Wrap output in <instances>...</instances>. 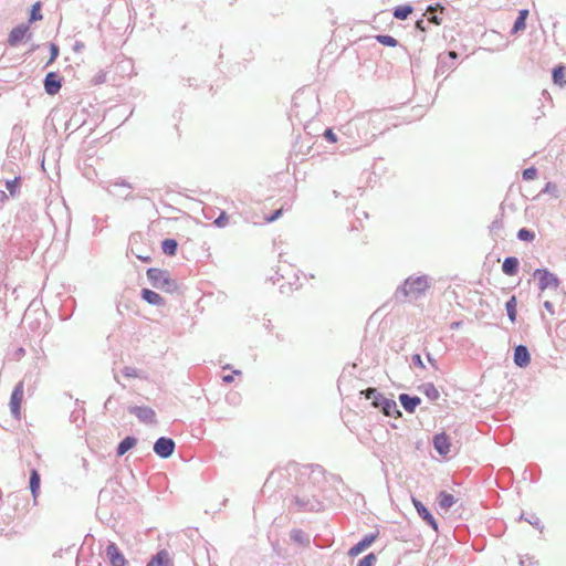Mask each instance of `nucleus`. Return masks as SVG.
Listing matches in <instances>:
<instances>
[{
    "label": "nucleus",
    "mask_w": 566,
    "mask_h": 566,
    "mask_svg": "<svg viewBox=\"0 0 566 566\" xmlns=\"http://www.w3.org/2000/svg\"><path fill=\"white\" fill-rule=\"evenodd\" d=\"M492 230L502 228V221L501 220H494L492 222Z\"/></svg>",
    "instance_id": "obj_57"
},
{
    "label": "nucleus",
    "mask_w": 566,
    "mask_h": 566,
    "mask_svg": "<svg viewBox=\"0 0 566 566\" xmlns=\"http://www.w3.org/2000/svg\"><path fill=\"white\" fill-rule=\"evenodd\" d=\"M42 3L40 1L35 2L30 10L29 15V24L42 20L43 15L41 13Z\"/></svg>",
    "instance_id": "obj_34"
},
{
    "label": "nucleus",
    "mask_w": 566,
    "mask_h": 566,
    "mask_svg": "<svg viewBox=\"0 0 566 566\" xmlns=\"http://www.w3.org/2000/svg\"><path fill=\"white\" fill-rule=\"evenodd\" d=\"M526 28V21L523 19L516 18L514 24L511 29V34H517Z\"/></svg>",
    "instance_id": "obj_43"
},
{
    "label": "nucleus",
    "mask_w": 566,
    "mask_h": 566,
    "mask_svg": "<svg viewBox=\"0 0 566 566\" xmlns=\"http://www.w3.org/2000/svg\"><path fill=\"white\" fill-rule=\"evenodd\" d=\"M446 11V8L441 6L440 3L430 4L427 7L426 12L423 13V17H426L427 22L440 25L442 22V15Z\"/></svg>",
    "instance_id": "obj_18"
},
{
    "label": "nucleus",
    "mask_w": 566,
    "mask_h": 566,
    "mask_svg": "<svg viewBox=\"0 0 566 566\" xmlns=\"http://www.w3.org/2000/svg\"><path fill=\"white\" fill-rule=\"evenodd\" d=\"M84 43L83 42H80V41H76L74 46H73V50L76 51V52H80L81 50L84 49Z\"/></svg>",
    "instance_id": "obj_56"
},
{
    "label": "nucleus",
    "mask_w": 566,
    "mask_h": 566,
    "mask_svg": "<svg viewBox=\"0 0 566 566\" xmlns=\"http://www.w3.org/2000/svg\"><path fill=\"white\" fill-rule=\"evenodd\" d=\"M112 399H113V397H112V396H109V397L107 398V400L105 401V403H104V408H105L106 410H109V409H111V407H112Z\"/></svg>",
    "instance_id": "obj_58"
},
{
    "label": "nucleus",
    "mask_w": 566,
    "mask_h": 566,
    "mask_svg": "<svg viewBox=\"0 0 566 566\" xmlns=\"http://www.w3.org/2000/svg\"><path fill=\"white\" fill-rule=\"evenodd\" d=\"M133 189V186L125 179L118 178L112 182H109L106 188L107 192L112 196H116L128 200L132 198L129 190Z\"/></svg>",
    "instance_id": "obj_9"
},
{
    "label": "nucleus",
    "mask_w": 566,
    "mask_h": 566,
    "mask_svg": "<svg viewBox=\"0 0 566 566\" xmlns=\"http://www.w3.org/2000/svg\"><path fill=\"white\" fill-rule=\"evenodd\" d=\"M516 305H517V301H516L515 295H512L505 303L506 314H507L509 319L512 323H514L516 321V315H517Z\"/></svg>",
    "instance_id": "obj_30"
},
{
    "label": "nucleus",
    "mask_w": 566,
    "mask_h": 566,
    "mask_svg": "<svg viewBox=\"0 0 566 566\" xmlns=\"http://www.w3.org/2000/svg\"><path fill=\"white\" fill-rule=\"evenodd\" d=\"M291 509L301 513H318L324 511L325 504L321 489L312 482L300 485L292 497Z\"/></svg>",
    "instance_id": "obj_1"
},
{
    "label": "nucleus",
    "mask_w": 566,
    "mask_h": 566,
    "mask_svg": "<svg viewBox=\"0 0 566 566\" xmlns=\"http://www.w3.org/2000/svg\"><path fill=\"white\" fill-rule=\"evenodd\" d=\"M413 11L411 4H402L394 8L392 15L397 20H406Z\"/></svg>",
    "instance_id": "obj_28"
},
{
    "label": "nucleus",
    "mask_w": 566,
    "mask_h": 566,
    "mask_svg": "<svg viewBox=\"0 0 566 566\" xmlns=\"http://www.w3.org/2000/svg\"><path fill=\"white\" fill-rule=\"evenodd\" d=\"M324 137L326 138L327 142L329 143H336L337 142V136L336 134L333 132L332 128H326L325 132H324Z\"/></svg>",
    "instance_id": "obj_47"
},
{
    "label": "nucleus",
    "mask_w": 566,
    "mask_h": 566,
    "mask_svg": "<svg viewBox=\"0 0 566 566\" xmlns=\"http://www.w3.org/2000/svg\"><path fill=\"white\" fill-rule=\"evenodd\" d=\"M31 491V494H32V497H33V502L34 504H36V497L40 493V490H30Z\"/></svg>",
    "instance_id": "obj_59"
},
{
    "label": "nucleus",
    "mask_w": 566,
    "mask_h": 566,
    "mask_svg": "<svg viewBox=\"0 0 566 566\" xmlns=\"http://www.w3.org/2000/svg\"><path fill=\"white\" fill-rule=\"evenodd\" d=\"M412 504L418 513V515L434 531L438 532V522L428 510V507L418 499H411Z\"/></svg>",
    "instance_id": "obj_14"
},
{
    "label": "nucleus",
    "mask_w": 566,
    "mask_h": 566,
    "mask_svg": "<svg viewBox=\"0 0 566 566\" xmlns=\"http://www.w3.org/2000/svg\"><path fill=\"white\" fill-rule=\"evenodd\" d=\"M147 566H170L169 553L166 549H160L150 558Z\"/></svg>",
    "instance_id": "obj_24"
},
{
    "label": "nucleus",
    "mask_w": 566,
    "mask_h": 566,
    "mask_svg": "<svg viewBox=\"0 0 566 566\" xmlns=\"http://www.w3.org/2000/svg\"><path fill=\"white\" fill-rule=\"evenodd\" d=\"M31 36L32 33L30 32L29 23H20L10 31L7 40L8 45L11 48H15L21 43L22 40H30Z\"/></svg>",
    "instance_id": "obj_8"
},
{
    "label": "nucleus",
    "mask_w": 566,
    "mask_h": 566,
    "mask_svg": "<svg viewBox=\"0 0 566 566\" xmlns=\"http://www.w3.org/2000/svg\"><path fill=\"white\" fill-rule=\"evenodd\" d=\"M282 216V209L274 210L270 216L265 217L266 222H274Z\"/></svg>",
    "instance_id": "obj_48"
},
{
    "label": "nucleus",
    "mask_w": 566,
    "mask_h": 566,
    "mask_svg": "<svg viewBox=\"0 0 566 566\" xmlns=\"http://www.w3.org/2000/svg\"><path fill=\"white\" fill-rule=\"evenodd\" d=\"M537 174H538L537 169L534 166H532V167L524 169L522 176H523L524 180L528 181V180L535 179Z\"/></svg>",
    "instance_id": "obj_44"
},
{
    "label": "nucleus",
    "mask_w": 566,
    "mask_h": 566,
    "mask_svg": "<svg viewBox=\"0 0 566 566\" xmlns=\"http://www.w3.org/2000/svg\"><path fill=\"white\" fill-rule=\"evenodd\" d=\"M458 53L455 51H449L447 53H440L438 55V62H437V67H436V71H434V76H440V75H443L446 73H449L451 71H453L457 66V59H458Z\"/></svg>",
    "instance_id": "obj_7"
},
{
    "label": "nucleus",
    "mask_w": 566,
    "mask_h": 566,
    "mask_svg": "<svg viewBox=\"0 0 566 566\" xmlns=\"http://www.w3.org/2000/svg\"><path fill=\"white\" fill-rule=\"evenodd\" d=\"M427 356V359L429 361V364L434 368V369H438V366H437V360L431 356L430 353H427L426 354Z\"/></svg>",
    "instance_id": "obj_54"
},
{
    "label": "nucleus",
    "mask_w": 566,
    "mask_h": 566,
    "mask_svg": "<svg viewBox=\"0 0 566 566\" xmlns=\"http://www.w3.org/2000/svg\"><path fill=\"white\" fill-rule=\"evenodd\" d=\"M312 474L324 475V469L319 464H311Z\"/></svg>",
    "instance_id": "obj_51"
},
{
    "label": "nucleus",
    "mask_w": 566,
    "mask_h": 566,
    "mask_svg": "<svg viewBox=\"0 0 566 566\" xmlns=\"http://www.w3.org/2000/svg\"><path fill=\"white\" fill-rule=\"evenodd\" d=\"M161 250L166 255L172 256L177 253L178 242L175 239H165L161 241Z\"/></svg>",
    "instance_id": "obj_29"
},
{
    "label": "nucleus",
    "mask_w": 566,
    "mask_h": 566,
    "mask_svg": "<svg viewBox=\"0 0 566 566\" xmlns=\"http://www.w3.org/2000/svg\"><path fill=\"white\" fill-rule=\"evenodd\" d=\"M290 537L294 543L301 545H307L310 543L308 535L300 528L292 530L290 533Z\"/></svg>",
    "instance_id": "obj_32"
},
{
    "label": "nucleus",
    "mask_w": 566,
    "mask_h": 566,
    "mask_svg": "<svg viewBox=\"0 0 566 566\" xmlns=\"http://www.w3.org/2000/svg\"><path fill=\"white\" fill-rule=\"evenodd\" d=\"M22 399H23V381H19L14 386V388L11 392L10 403H9L11 413L15 419L20 418Z\"/></svg>",
    "instance_id": "obj_12"
},
{
    "label": "nucleus",
    "mask_w": 566,
    "mask_h": 566,
    "mask_svg": "<svg viewBox=\"0 0 566 566\" xmlns=\"http://www.w3.org/2000/svg\"><path fill=\"white\" fill-rule=\"evenodd\" d=\"M240 374H241V371H240V370H233V374H231V375H224V376L222 377V380H223V382H226V384H230V382H232V381H233V379H234V375H240Z\"/></svg>",
    "instance_id": "obj_52"
},
{
    "label": "nucleus",
    "mask_w": 566,
    "mask_h": 566,
    "mask_svg": "<svg viewBox=\"0 0 566 566\" xmlns=\"http://www.w3.org/2000/svg\"><path fill=\"white\" fill-rule=\"evenodd\" d=\"M462 323L461 322H453L451 325H450V328L451 329H459L461 327Z\"/></svg>",
    "instance_id": "obj_60"
},
{
    "label": "nucleus",
    "mask_w": 566,
    "mask_h": 566,
    "mask_svg": "<svg viewBox=\"0 0 566 566\" xmlns=\"http://www.w3.org/2000/svg\"><path fill=\"white\" fill-rule=\"evenodd\" d=\"M379 532H373L367 535H365L358 543H356L354 546H352L348 551V556L356 557L364 551H366L368 547H370L375 541L378 538Z\"/></svg>",
    "instance_id": "obj_13"
},
{
    "label": "nucleus",
    "mask_w": 566,
    "mask_h": 566,
    "mask_svg": "<svg viewBox=\"0 0 566 566\" xmlns=\"http://www.w3.org/2000/svg\"><path fill=\"white\" fill-rule=\"evenodd\" d=\"M398 400L401 407L408 412L413 413L417 407L421 403V398L418 396H411L409 394H400Z\"/></svg>",
    "instance_id": "obj_21"
},
{
    "label": "nucleus",
    "mask_w": 566,
    "mask_h": 566,
    "mask_svg": "<svg viewBox=\"0 0 566 566\" xmlns=\"http://www.w3.org/2000/svg\"><path fill=\"white\" fill-rule=\"evenodd\" d=\"M428 24L429 23L427 22V19L424 20L423 18H421L416 21L415 27L418 31L424 33L427 31Z\"/></svg>",
    "instance_id": "obj_45"
},
{
    "label": "nucleus",
    "mask_w": 566,
    "mask_h": 566,
    "mask_svg": "<svg viewBox=\"0 0 566 566\" xmlns=\"http://www.w3.org/2000/svg\"><path fill=\"white\" fill-rule=\"evenodd\" d=\"M140 296L145 302H147L150 305L164 306L166 304L163 296H160L157 292L149 289H143L140 292Z\"/></svg>",
    "instance_id": "obj_22"
},
{
    "label": "nucleus",
    "mask_w": 566,
    "mask_h": 566,
    "mask_svg": "<svg viewBox=\"0 0 566 566\" xmlns=\"http://www.w3.org/2000/svg\"><path fill=\"white\" fill-rule=\"evenodd\" d=\"M137 443V439L133 436L125 437L116 448V455L122 457L130 449H133Z\"/></svg>",
    "instance_id": "obj_25"
},
{
    "label": "nucleus",
    "mask_w": 566,
    "mask_h": 566,
    "mask_svg": "<svg viewBox=\"0 0 566 566\" xmlns=\"http://www.w3.org/2000/svg\"><path fill=\"white\" fill-rule=\"evenodd\" d=\"M431 286V277L429 275L409 276L395 292V297L402 301L407 297L415 300L420 298Z\"/></svg>",
    "instance_id": "obj_2"
},
{
    "label": "nucleus",
    "mask_w": 566,
    "mask_h": 566,
    "mask_svg": "<svg viewBox=\"0 0 566 566\" xmlns=\"http://www.w3.org/2000/svg\"><path fill=\"white\" fill-rule=\"evenodd\" d=\"M318 114V99L313 95L296 94L290 117H295L300 124L307 123Z\"/></svg>",
    "instance_id": "obj_3"
},
{
    "label": "nucleus",
    "mask_w": 566,
    "mask_h": 566,
    "mask_svg": "<svg viewBox=\"0 0 566 566\" xmlns=\"http://www.w3.org/2000/svg\"><path fill=\"white\" fill-rule=\"evenodd\" d=\"M541 192L542 193H555V192H557V187L555 184L548 181Z\"/></svg>",
    "instance_id": "obj_49"
},
{
    "label": "nucleus",
    "mask_w": 566,
    "mask_h": 566,
    "mask_svg": "<svg viewBox=\"0 0 566 566\" xmlns=\"http://www.w3.org/2000/svg\"><path fill=\"white\" fill-rule=\"evenodd\" d=\"M41 485V476L38 470L32 469L30 471V481H29V488L30 490H40Z\"/></svg>",
    "instance_id": "obj_37"
},
{
    "label": "nucleus",
    "mask_w": 566,
    "mask_h": 566,
    "mask_svg": "<svg viewBox=\"0 0 566 566\" xmlns=\"http://www.w3.org/2000/svg\"><path fill=\"white\" fill-rule=\"evenodd\" d=\"M520 261L516 256H507L502 263V271L505 275L513 276L518 272Z\"/></svg>",
    "instance_id": "obj_23"
},
{
    "label": "nucleus",
    "mask_w": 566,
    "mask_h": 566,
    "mask_svg": "<svg viewBox=\"0 0 566 566\" xmlns=\"http://www.w3.org/2000/svg\"><path fill=\"white\" fill-rule=\"evenodd\" d=\"M566 67L563 64L556 65L552 71V78L554 84L563 87L566 84L565 77Z\"/></svg>",
    "instance_id": "obj_26"
},
{
    "label": "nucleus",
    "mask_w": 566,
    "mask_h": 566,
    "mask_svg": "<svg viewBox=\"0 0 566 566\" xmlns=\"http://www.w3.org/2000/svg\"><path fill=\"white\" fill-rule=\"evenodd\" d=\"M128 412L134 415L140 422L147 424L156 423V412L147 406H130Z\"/></svg>",
    "instance_id": "obj_11"
},
{
    "label": "nucleus",
    "mask_w": 566,
    "mask_h": 566,
    "mask_svg": "<svg viewBox=\"0 0 566 566\" xmlns=\"http://www.w3.org/2000/svg\"><path fill=\"white\" fill-rule=\"evenodd\" d=\"M82 420L84 421V418L82 417V413L81 411L78 410H74L72 413H71V421L74 422L77 427L80 426L78 424V420Z\"/></svg>",
    "instance_id": "obj_50"
},
{
    "label": "nucleus",
    "mask_w": 566,
    "mask_h": 566,
    "mask_svg": "<svg viewBox=\"0 0 566 566\" xmlns=\"http://www.w3.org/2000/svg\"><path fill=\"white\" fill-rule=\"evenodd\" d=\"M528 14H530V12H528V10H527V9H522V10H520V11H518V14H517V17H516V18H518V19H523V20H525V21H526V20H527Z\"/></svg>",
    "instance_id": "obj_53"
},
{
    "label": "nucleus",
    "mask_w": 566,
    "mask_h": 566,
    "mask_svg": "<svg viewBox=\"0 0 566 566\" xmlns=\"http://www.w3.org/2000/svg\"><path fill=\"white\" fill-rule=\"evenodd\" d=\"M49 49H50V59L49 61L45 63L44 67H48L49 65H51L59 56V53H60V48L57 44L51 42L49 44Z\"/></svg>",
    "instance_id": "obj_40"
},
{
    "label": "nucleus",
    "mask_w": 566,
    "mask_h": 566,
    "mask_svg": "<svg viewBox=\"0 0 566 566\" xmlns=\"http://www.w3.org/2000/svg\"><path fill=\"white\" fill-rule=\"evenodd\" d=\"M36 49H39V45L38 44H33L32 48H31V51H35Z\"/></svg>",
    "instance_id": "obj_63"
},
{
    "label": "nucleus",
    "mask_w": 566,
    "mask_h": 566,
    "mask_svg": "<svg viewBox=\"0 0 566 566\" xmlns=\"http://www.w3.org/2000/svg\"><path fill=\"white\" fill-rule=\"evenodd\" d=\"M516 237L520 241L532 242L535 239V232L527 228H521Z\"/></svg>",
    "instance_id": "obj_38"
},
{
    "label": "nucleus",
    "mask_w": 566,
    "mask_h": 566,
    "mask_svg": "<svg viewBox=\"0 0 566 566\" xmlns=\"http://www.w3.org/2000/svg\"><path fill=\"white\" fill-rule=\"evenodd\" d=\"M513 361L518 368H526L531 363V354L527 346L520 344L514 347Z\"/></svg>",
    "instance_id": "obj_17"
},
{
    "label": "nucleus",
    "mask_w": 566,
    "mask_h": 566,
    "mask_svg": "<svg viewBox=\"0 0 566 566\" xmlns=\"http://www.w3.org/2000/svg\"><path fill=\"white\" fill-rule=\"evenodd\" d=\"M520 565H521V566H527V565H526V562H525V560H523V559H521V560H520Z\"/></svg>",
    "instance_id": "obj_64"
},
{
    "label": "nucleus",
    "mask_w": 566,
    "mask_h": 566,
    "mask_svg": "<svg viewBox=\"0 0 566 566\" xmlns=\"http://www.w3.org/2000/svg\"><path fill=\"white\" fill-rule=\"evenodd\" d=\"M375 39L378 43L386 46L395 48L398 45V41L389 34H378Z\"/></svg>",
    "instance_id": "obj_36"
},
{
    "label": "nucleus",
    "mask_w": 566,
    "mask_h": 566,
    "mask_svg": "<svg viewBox=\"0 0 566 566\" xmlns=\"http://www.w3.org/2000/svg\"><path fill=\"white\" fill-rule=\"evenodd\" d=\"M106 556L112 566H126V558L118 546L109 542L106 546Z\"/></svg>",
    "instance_id": "obj_16"
},
{
    "label": "nucleus",
    "mask_w": 566,
    "mask_h": 566,
    "mask_svg": "<svg viewBox=\"0 0 566 566\" xmlns=\"http://www.w3.org/2000/svg\"><path fill=\"white\" fill-rule=\"evenodd\" d=\"M6 188L9 191V193L14 197L20 189V177H14L12 180L6 181Z\"/></svg>",
    "instance_id": "obj_39"
},
{
    "label": "nucleus",
    "mask_w": 566,
    "mask_h": 566,
    "mask_svg": "<svg viewBox=\"0 0 566 566\" xmlns=\"http://www.w3.org/2000/svg\"><path fill=\"white\" fill-rule=\"evenodd\" d=\"M122 374L128 378L147 379V375L143 370L135 367L126 366L122 369Z\"/></svg>",
    "instance_id": "obj_33"
},
{
    "label": "nucleus",
    "mask_w": 566,
    "mask_h": 566,
    "mask_svg": "<svg viewBox=\"0 0 566 566\" xmlns=\"http://www.w3.org/2000/svg\"><path fill=\"white\" fill-rule=\"evenodd\" d=\"M360 395L364 396L365 399L370 400L371 406L379 409L385 416L394 418L401 417V411L399 410L396 401L394 399L386 398L376 388L369 387L361 390Z\"/></svg>",
    "instance_id": "obj_4"
},
{
    "label": "nucleus",
    "mask_w": 566,
    "mask_h": 566,
    "mask_svg": "<svg viewBox=\"0 0 566 566\" xmlns=\"http://www.w3.org/2000/svg\"><path fill=\"white\" fill-rule=\"evenodd\" d=\"M8 199V195L3 191V190H0V202H3Z\"/></svg>",
    "instance_id": "obj_61"
},
{
    "label": "nucleus",
    "mask_w": 566,
    "mask_h": 566,
    "mask_svg": "<svg viewBox=\"0 0 566 566\" xmlns=\"http://www.w3.org/2000/svg\"><path fill=\"white\" fill-rule=\"evenodd\" d=\"M421 390L431 401H436L440 398V392L432 382L423 384Z\"/></svg>",
    "instance_id": "obj_31"
},
{
    "label": "nucleus",
    "mask_w": 566,
    "mask_h": 566,
    "mask_svg": "<svg viewBox=\"0 0 566 566\" xmlns=\"http://www.w3.org/2000/svg\"><path fill=\"white\" fill-rule=\"evenodd\" d=\"M520 520L526 521L527 523H530L532 526H534L535 528H537L541 532H543V530H544L543 523L541 522L539 517L534 513H531L527 516H525L522 513L520 516Z\"/></svg>",
    "instance_id": "obj_35"
},
{
    "label": "nucleus",
    "mask_w": 566,
    "mask_h": 566,
    "mask_svg": "<svg viewBox=\"0 0 566 566\" xmlns=\"http://www.w3.org/2000/svg\"><path fill=\"white\" fill-rule=\"evenodd\" d=\"M455 503L452 494L441 491L438 495V504L441 510L448 511Z\"/></svg>",
    "instance_id": "obj_27"
},
{
    "label": "nucleus",
    "mask_w": 566,
    "mask_h": 566,
    "mask_svg": "<svg viewBox=\"0 0 566 566\" xmlns=\"http://www.w3.org/2000/svg\"><path fill=\"white\" fill-rule=\"evenodd\" d=\"M542 94H543L544 97H549V93L547 91H545V90L543 91Z\"/></svg>",
    "instance_id": "obj_62"
},
{
    "label": "nucleus",
    "mask_w": 566,
    "mask_h": 566,
    "mask_svg": "<svg viewBox=\"0 0 566 566\" xmlns=\"http://www.w3.org/2000/svg\"><path fill=\"white\" fill-rule=\"evenodd\" d=\"M43 87L48 95H55L62 87V77L57 72H49L43 80Z\"/></svg>",
    "instance_id": "obj_15"
},
{
    "label": "nucleus",
    "mask_w": 566,
    "mask_h": 566,
    "mask_svg": "<svg viewBox=\"0 0 566 566\" xmlns=\"http://www.w3.org/2000/svg\"><path fill=\"white\" fill-rule=\"evenodd\" d=\"M139 239H140V234L139 233H133L130 235V238H129V253L135 255L137 259H139L143 262L149 263V262H151L150 254L146 253L145 251H143V249L137 247V243H138Z\"/></svg>",
    "instance_id": "obj_19"
},
{
    "label": "nucleus",
    "mask_w": 566,
    "mask_h": 566,
    "mask_svg": "<svg viewBox=\"0 0 566 566\" xmlns=\"http://www.w3.org/2000/svg\"><path fill=\"white\" fill-rule=\"evenodd\" d=\"M377 562V556L374 553L365 555L357 564V566H374Z\"/></svg>",
    "instance_id": "obj_42"
},
{
    "label": "nucleus",
    "mask_w": 566,
    "mask_h": 566,
    "mask_svg": "<svg viewBox=\"0 0 566 566\" xmlns=\"http://www.w3.org/2000/svg\"><path fill=\"white\" fill-rule=\"evenodd\" d=\"M533 277L538 282V290L545 291L547 289L557 290L560 285V280L547 269H536Z\"/></svg>",
    "instance_id": "obj_6"
},
{
    "label": "nucleus",
    "mask_w": 566,
    "mask_h": 566,
    "mask_svg": "<svg viewBox=\"0 0 566 566\" xmlns=\"http://www.w3.org/2000/svg\"><path fill=\"white\" fill-rule=\"evenodd\" d=\"M146 274L151 286L157 290L172 294L179 289L177 281L171 279L170 273L167 270L149 268L147 269Z\"/></svg>",
    "instance_id": "obj_5"
},
{
    "label": "nucleus",
    "mask_w": 566,
    "mask_h": 566,
    "mask_svg": "<svg viewBox=\"0 0 566 566\" xmlns=\"http://www.w3.org/2000/svg\"><path fill=\"white\" fill-rule=\"evenodd\" d=\"M229 223V216L226 211H221L220 214L214 219L213 226L217 228H224Z\"/></svg>",
    "instance_id": "obj_41"
},
{
    "label": "nucleus",
    "mask_w": 566,
    "mask_h": 566,
    "mask_svg": "<svg viewBox=\"0 0 566 566\" xmlns=\"http://www.w3.org/2000/svg\"><path fill=\"white\" fill-rule=\"evenodd\" d=\"M176 443L171 438L160 437L154 443V452L161 459H168L172 455Z\"/></svg>",
    "instance_id": "obj_10"
},
{
    "label": "nucleus",
    "mask_w": 566,
    "mask_h": 566,
    "mask_svg": "<svg viewBox=\"0 0 566 566\" xmlns=\"http://www.w3.org/2000/svg\"><path fill=\"white\" fill-rule=\"evenodd\" d=\"M411 363L421 369L426 368L420 354H413L411 356Z\"/></svg>",
    "instance_id": "obj_46"
},
{
    "label": "nucleus",
    "mask_w": 566,
    "mask_h": 566,
    "mask_svg": "<svg viewBox=\"0 0 566 566\" xmlns=\"http://www.w3.org/2000/svg\"><path fill=\"white\" fill-rule=\"evenodd\" d=\"M433 447L440 455H447L450 452V439L447 433L440 432L433 436Z\"/></svg>",
    "instance_id": "obj_20"
},
{
    "label": "nucleus",
    "mask_w": 566,
    "mask_h": 566,
    "mask_svg": "<svg viewBox=\"0 0 566 566\" xmlns=\"http://www.w3.org/2000/svg\"><path fill=\"white\" fill-rule=\"evenodd\" d=\"M543 305L551 314H554V305L551 301H545Z\"/></svg>",
    "instance_id": "obj_55"
}]
</instances>
